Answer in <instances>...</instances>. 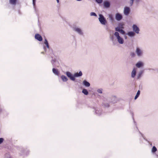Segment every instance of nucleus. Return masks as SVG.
Masks as SVG:
<instances>
[{
  "instance_id": "nucleus-1",
  "label": "nucleus",
  "mask_w": 158,
  "mask_h": 158,
  "mask_svg": "<svg viewBox=\"0 0 158 158\" xmlns=\"http://www.w3.org/2000/svg\"><path fill=\"white\" fill-rule=\"evenodd\" d=\"M110 39L114 45L117 44L118 43L120 44H123L124 43L123 38L120 35L118 32H115L114 35H112L110 37Z\"/></svg>"
},
{
  "instance_id": "nucleus-2",
  "label": "nucleus",
  "mask_w": 158,
  "mask_h": 158,
  "mask_svg": "<svg viewBox=\"0 0 158 158\" xmlns=\"http://www.w3.org/2000/svg\"><path fill=\"white\" fill-rule=\"evenodd\" d=\"M135 52L137 56L138 57H141L143 55V50L139 47H137L136 48Z\"/></svg>"
},
{
  "instance_id": "nucleus-3",
  "label": "nucleus",
  "mask_w": 158,
  "mask_h": 158,
  "mask_svg": "<svg viewBox=\"0 0 158 158\" xmlns=\"http://www.w3.org/2000/svg\"><path fill=\"white\" fill-rule=\"evenodd\" d=\"M98 20L100 23L102 25H105L106 23V21L104 16L101 14H99Z\"/></svg>"
},
{
  "instance_id": "nucleus-4",
  "label": "nucleus",
  "mask_w": 158,
  "mask_h": 158,
  "mask_svg": "<svg viewBox=\"0 0 158 158\" xmlns=\"http://www.w3.org/2000/svg\"><path fill=\"white\" fill-rule=\"evenodd\" d=\"M73 29L74 31L77 33L79 35H83V31L81 28L77 27H73Z\"/></svg>"
},
{
  "instance_id": "nucleus-5",
  "label": "nucleus",
  "mask_w": 158,
  "mask_h": 158,
  "mask_svg": "<svg viewBox=\"0 0 158 158\" xmlns=\"http://www.w3.org/2000/svg\"><path fill=\"white\" fill-rule=\"evenodd\" d=\"M132 29L135 33L136 34H139L140 31L139 28L135 24H133L132 26Z\"/></svg>"
},
{
  "instance_id": "nucleus-6",
  "label": "nucleus",
  "mask_w": 158,
  "mask_h": 158,
  "mask_svg": "<svg viewBox=\"0 0 158 158\" xmlns=\"http://www.w3.org/2000/svg\"><path fill=\"white\" fill-rule=\"evenodd\" d=\"M122 16L119 13H118L115 14V19L118 21H119L122 19Z\"/></svg>"
},
{
  "instance_id": "nucleus-7",
  "label": "nucleus",
  "mask_w": 158,
  "mask_h": 158,
  "mask_svg": "<svg viewBox=\"0 0 158 158\" xmlns=\"http://www.w3.org/2000/svg\"><path fill=\"white\" fill-rule=\"evenodd\" d=\"M66 74L67 76L69 77L70 79L72 81H75V78L73 77V75L71 74L69 72H67L66 73Z\"/></svg>"
},
{
  "instance_id": "nucleus-8",
  "label": "nucleus",
  "mask_w": 158,
  "mask_h": 158,
  "mask_svg": "<svg viewBox=\"0 0 158 158\" xmlns=\"http://www.w3.org/2000/svg\"><path fill=\"white\" fill-rule=\"evenodd\" d=\"M130 11V8L128 7H125L124 8V13L126 15H127L129 13Z\"/></svg>"
},
{
  "instance_id": "nucleus-9",
  "label": "nucleus",
  "mask_w": 158,
  "mask_h": 158,
  "mask_svg": "<svg viewBox=\"0 0 158 158\" xmlns=\"http://www.w3.org/2000/svg\"><path fill=\"white\" fill-rule=\"evenodd\" d=\"M136 73V70L135 68H134L131 73V77L134 78Z\"/></svg>"
},
{
  "instance_id": "nucleus-10",
  "label": "nucleus",
  "mask_w": 158,
  "mask_h": 158,
  "mask_svg": "<svg viewBox=\"0 0 158 158\" xmlns=\"http://www.w3.org/2000/svg\"><path fill=\"white\" fill-rule=\"evenodd\" d=\"M35 38L39 41H41L42 40V38L41 36L39 34H35Z\"/></svg>"
},
{
  "instance_id": "nucleus-11",
  "label": "nucleus",
  "mask_w": 158,
  "mask_h": 158,
  "mask_svg": "<svg viewBox=\"0 0 158 158\" xmlns=\"http://www.w3.org/2000/svg\"><path fill=\"white\" fill-rule=\"evenodd\" d=\"M127 34L130 37H133L135 36V33L132 31H130L128 32Z\"/></svg>"
},
{
  "instance_id": "nucleus-12",
  "label": "nucleus",
  "mask_w": 158,
  "mask_h": 158,
  "mask_svg": "<svg viewBox=\"0 0 158 158\" xmlns=\"http://www.w3.org/2000/svg\"><path fill=\"white\" fill-rule=\"evenodd\" d=\"M82 75V73L81 71H80L79 73H75L73 75V77H78L81 76Z\"/></svg>"
},
{
  "instance_id": "nucleus-13",
  "label": "nucleus",
  "mask_w": 158,
  "mask_h": 158,
  "mask_svg": "<svg viewBox=\"0 0 158 158\" xmlns=\"http://www.w3.org/2000/svg\"><path fill=\"white\" fill-rule=\"evenodd\" d=\"M143 63L141 62H139L136 64V66L138 68H139L143 66Z\"/></svg>"
},
{
  "instance_id": "nucleus-14",
  "label": "nucleus",
  "mask_w": 158,
  "mask_h": 158,
  "mask_svg": "<svg viewBox=\"0 0 158 158\" xmlns=\"http://www.w3.org/2000/svg\"><path fill=\"white\" fill-rule=\"evenodd\" d=\"M83 84L86 87H88L90 85V83L86 81V80H84L83 82Z\"/></svg>"
},
{
  "instance_id": "nucleus-15",
  "label": "nucleus",
  "mask_w": 158,
  "mask_h": 158,
  "mask_svg": "<svg viewBox=\"0 0 158 158\" xmlns=\"http://www.w3.org/2000/svg\"><path fill=\"white\" fill-rule=\"evenodd\" d=\"M104 6L105 7L108 8L110 6V3L108 1H105L103 3Z\"/></svg>"
},
{
  "instance_id": "nucleus-16",
  "label": "nucleus",
  "mask_w": 158,
  "mask_h": 158,
  "mask_svg": "<svg viewBox=\"0 0 158 158\" xmlns=\"http://www.w3.org/2000/svg\"><path fill=\"white\" fill-rule=\"evenodd\" d=\"M108 17L110 19V21L113 22L114 21V18L113 15L112 14H110L108 15Z\"/></svg>"
},
{
  "instance_id": "nucleus-17",
  "label": "nucleus",
  "mask_w": 158,
  "mask_h": 158,
  "mask_svg": "<svg viewBox=\"0 0 158 158\" xmlns=\"http://www.w3.org/2000/svg\"><path fill=\"white\" fill-rule=\"evenodd\" d=\"M52 72L55 74L57 75H58L59 72L58 70L56 69L55 68H53L52 69Z\"/></svg>"
},
{
  "instance_id": "nucleus-18",
  "label": "nucleus",
  "mask_w": 158,
  "mask_h": 158,
  "mask_svg": "<svg viewBox=\"0 0 158 158\" xmlns=\"http://www.w3.org/2000/svg\"><path fill=\"white\" fill-rule=\"evenodd\" d=\"M61 78L63 81L65 82L68 80L67 78L65 76H61Z\"/></svg>"
},
{
  "instance_id": "nucleus-19",
  "label": "nucleus",
  "mask_w": 158,
  "mask_h": 158,
  "mask_svg": "<svg viewBox=\"0 0 158 158\" xmlns=\"http://www.w3.org/2000/svg\"><path fill=\"white\" fill-rule=\"evenodd\" d=\"M135 0H129V1L128 2L129 5L131 6H132L134 3V2Z\"/></svg>"
},
{
  "instance_id": "nucleus-20",
  "label": "nucleus",
  "mask_w": 158,
  "mask_h": 158,
  "mask_svg": "<svg viewBox=\"0 0 158 158\" xmlns=\"http://www.w3.org/2000/svg\"><path fill=\"white\" fill-rule=\"evenodd\" d=\"M16 0H10V3L13 5H15L16 4Z\"/></svg>"
},
{
  "instance_id": "nucleus-21",
  "label": "nucleus",
  "mask_w": 158,
  "mask_h": 158,
  "mask_svg": "<svg viewBox=\"0 0 158 158\" xmlns=\"http://www.w3.org/2000/svg\"><path fill=\"white\" fill-rule=\"evenodd\" d=\"M82 92L85 95H87L88 94V92L87 90L85 89H83Z\"/></svg>"
},
{
  "instance_id": "nucleus-22",
  "label": "nucleus",
  "mask_w": 158,
  "mask_h": 158,
  "mask_svg": "<svg viewBox=\"0 0 158 158\" xmlns=\"http://www.w3.org/2000/svg\"><path fill=\"white\" fill-rule=\"evenodd\" d=\"M44 44L46 45L47 48H49L47 40L46 39H45Z\"/></svg>"
},
{
  "instance_id": "nucleus-23",
  "label": "nucleus",
  "mask_w": 158,
  "mask_h": 158,
  "mask_svg": "<svg viewBox=\"0 0 158 158\" xmlns=\"http://www.w3.org/2000/svg\"><path fill=\"white\" fill-rule=\"evenodd\" d=\"M157 150V149L155 146H153L152 149V151L153 152H156Z\"/></svg>"
},
{
  "instance_id": "nucleus-24",
  "label": "nucleus",
  "mask_w": 158,
  "mask_h": 158,
  "mask_svg": "<svg viewBox=\"0 0 158 158\" xmlns=\"http://www.w3.org/2000/svg\"><path fill=\"white\" fill-rule=\"evenodd\" d=\"M96 2L98 4H101L103 0H95Z\"/></svg>"
},
{
  "instance_id": "nucleus-25",
  "label": "nucleus",
  "mask_w": 158,
  "mask_h": 158,
  "mask_svg": "<svg viewBox=\"0 0 158 158\" xmlns=\"http://www.w3.org/2000/svg\"><path fill=\"white\" fill-rule=\"evenodd\" d=\"M121 29L119 27H117L115 28V30L116 31V32H119Z\"/></svg>"
},
{
  "instance_id": "nucleus-26",
  "label": "nucleus",
  "mask_w": 158,
  "mask_h": 158,
  "mask_svg": "<svg viewBox=\"0 0 158 158\" xmlns=\"http://www.w3.org/2000/svg\"><path fill=\"white\" fill-rule=\"evenodd\" d=\"M142 73V72H140V73H139V74H138V77H137V78L138 79H139V78H140V77H141Z\"/></svg>"
},
{
  "instance_id": "nucleus-27",
  "label": "nucleus",
  "mask_w": 158,
  "mask_h": 158,
  "mask_svg": "<svg viewBox=\"0 0 158 158\" xmlns=\"http://www.w3.org/2000/svg\"><path fill=\"white\" fill-rule=\"evenodd\" d=\"M102 89H98L97 91L100 94H102Z\"/></svg>"
},
{
  "instance_id": "nucleus-28",
  "label": "nucleus",
  "mask_w": 158,
  "mask_h": 158,
  "mask_svg": "<svg viewBox=\"0 0 158 158\" xmlns=\"http://www.w3.org/2000/svg\"><path fill=\"white\" fill-rule=\"evenodd\" d=\"M130 55L132 57H134L135 56V54L134 52H132L131 53Z\"/></svg>"
},
{
  "instance_id": "nucleus-29",
  "label": "nucleus",
  "mask_w": 158,
  "mask_h": 158,
  "mask_svg": "<svg viewBox=\"0 0 158 158\" xmlns=\"http://www.w3.org/2000/svg\"><path fill=\"white\" fill-rule=\"evenodd\" d=\"M122 34L124 35L125 34V32L123 30L121 29L119 32Z\"/></svg>"
},
{
  "instance_id": "nucleus-30",
  "label": "nucleus",
  "mask_w": 158,
  "mask_h": 158,
  "mask_svg": "<svg viewBox=\"0 0 158 158\" xmlns=\"http://www.w3.org/2000/svg\"><path fill=\"white\" fill-rule=\"evenodd\" d=\"M90 14L91 16H97V15L94 12H91Z\"/></svg>"
},
{
  "instance_id": "nucleus-31",
  "label": "nucleus",
  "mask_w": 158,
  "mask_h": 158,
  "mask_svg": "<svg viewBox=\"0 0 158 158\" xmlns=\"http://www.w3.org/2000/svg\"><path fill=\"white\" fill-rule=\"evenodd\" d=\"M4 140V139L3 138H0V144L3 143Z\"/></svg>"
},
{
  "instance_id": "nucleus-32",
  "label": "nucleus",
  "mask_w": 158,
  "mask_h": 158,
  "mask_svg": "<svg viewBox=\"0 0 158 158\" xmlns=\"http://www.w3.org/2000/svg\"><path fill=\"white\" fill-rule=\"evenodd\" d=\"M35 1H36V0H32V2H33V5L34 6V7H35Z\"/></svg>"
},
{
  "instance_id": "nucleus-33",
  "label": "nucleus",
  "mask_w": 158,
  "mask_h": 158,
  "mask_svg": "<svg viewBox=\"0 0 158 158\" xmlns=\"http://www.w3.org/2000/svg\"><path fill=\"white\" fill-rule=\"evenodd\" d=\"M140 94V90H138V91H137V92L136 94V95H138V96H139V95Z\"/></svg>"
},
{
  "instance_id": "nucleus-34",
  "label": "nucleus",
  "mask_w": 158,
  "mask_h": 158,
  "mask_svg": "<svg viewBox=\"0 0 158 158\" xmlns=\"http://www.w3.org/2000/svg\"><path fill=\"white\" fill-rule=\"evenodd\" d=\"M138 97H139L138 96L136 95V96L135 97L134 99L135 100L136 99L138 98Z\"/></svg>"
},
{
  "instance_id": "nucleus-35",
  "label": "nucleus",
  "mask_w": 158,
  "mask_h": 158,
  "mask_svg": "<svg viewBox=\"0 0 158 158\" xmlns=\"http://www.w3.org/2000/svg\"><path fill=\"white\" fill-rule=\"evenodd\" d=\"M105 106L106 107H108L109 106V105L108 104H106V105H105Z\"/></svg>"
},
{
  "instance_id": "nucleus-36",
  "label": "nucleus",
  "mask_w": 158,
  "mask_h": 158,
  "mask_svg": "<svg viewBox=\"0 0 158 158\" xmlns=\"http://www.w3.org/2000/svg\"><path fill=\"white\" fill-rule=\"evenodd\" d=\"M57 2V3H59V0H56Z\"/></svg>"
},
{
  "instance_id": "nucleus-37",
  "label": "nucleus",
  "mask_w": 158,
  "mask_h": 158,
  "mask_svg": "<svg viewBox=\"0 0 158 158\" xmlns=\"http://www.w3.org/2000/svg\"><path fill=\"white\" fill-rule=\"evenodd\" d=\"M76 0L77 1H81L82 0Z\"/></svg>"
},
{
  "instance_id": "nucleus-38",
  "label": "nucleus",
  "mask_w": 158,
  "mask_h": 158,
  "mask_svg": "<svg viewBox=\"0 0 158 158\" xmlns=\"http://www.w3.org/2000/svg\"><path fill=\"white\" fill-rule=\"evenodd\" d=\"M125 39H127V36H125Z\"/></svg>"
},
{
  "instance_id": "nucleus-39",
  "label": "nucleus",
  "mask_w": 158,
  "mask_h": 158,
  "mask_svg": "<svg viewBox=\"0 0 158 158\" xmlns=\"http://www.w3.org/2000/svg\"><path fill=\"white\" fill-rule=\"evenodd\" d=\"M9 158H11L10 157Z\"/></svg>"
}]
</instances>
